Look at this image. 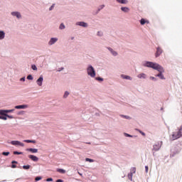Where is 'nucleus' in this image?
Returning a JSON list of instances; mask_svg holds the SVG:
<instances>
[{
  "label": "nucleus",
  "instance_id": "de8ad7c7",
  "mask_svg": "<svg viewBox=\"0 0 182 182\" xmlns=\"http://www.w3.org/2000/svg\"><path fill=\"white\" fill-rule=\"evenodd\" d=\"M145 172L149 173V166H145Z\"/></svg>",
  "mask_w": 182,
  "mask_h": 182
},
{
  "label": "nucleus",
  "instance_id": "f3484780",
  "mask_svg": "<svg viewBox=\"0 0 182 182\" xmlns=\"http://www.w3.org/2000/svg\"><path fill=\"white\" fill-rule=\"evenodd\" d=\"M26 151H30L31 153L35 154V153H38V149H35V148H27L26 149Z\"/></svg>",
  "mask_w": 182,
  "mask_h": 182
},
{
  "label": "nucleus",
  "instance_id": "72a5a7b5",
  "mask_svg": "<svg viewBox=\"0 0 182 182\" xmlns=\"http://www.w3.org/2000/svg\"><path fill=\"white\" fill-rule=\"evenodd\" d=\"M149 79H150L151 80H153L154 82H157V80H159V79H158L157 77H153V76H151V77H149Z\"/></svg>",
  "mask_w": 182,
  "mask_h": 182
},
{
  "label": "nucleus",
  "instance_id": "c9c22d12",
  "mask_svg": "<svg viewBox=\"0 0 182 182\" xmlns=\"http://www.w3.org/2000/svg\"><path fill=\"white\" fill-rule=\"evenodd\" d=\"M9 154H11V153L9 151H3L2 152L3 156H9Z\"/></svg>",
  "mask_w": 182,
  "mask_h": 182
},
{
  "label": "nucleus",
  "instance_id": "4be33fe9",
  "mask_svg": "<svg viewBox=\"0 0 182 182\" xmlns=\"http://www.w3.org/2000/svg\"><path fill=\"white\" fill-rule=\"evenodd\" d=\"M119 117H122V119H127V120H132V117L129 115L119 114Z\"/></svg>",
  "mask_w": 182,
  "mask_h": 182
},
{
  "label": "nucleus",
  "instance_id": "a19ab883",
  "mask_svg": "<svg viewBox=\"0 0 182 182\" xmlns=\"http://www.w3.org/2000/svg\"><path fill=\"white\" fill-rule=\"evenodd\" d=\"M112 55L113 56H117L118 53L117 51H115L114 50L111 52Z\"/></svg>",
  "mask_w": 182,
  "mask_h": 182
},
{
  "label": "nucleus",
  "instance_id": "ea45409f",
  "mask_svg": "<svg viewBox=\"0 0 182 182\" xmlns=\"http://www.w3.org/2000/svg\"><path fill=\"white\" fill-rule=\"evenodd\" d=\"M40 180H42V176H36L35 178V181L36 182L40 181Z\"/></svg>",
  "mask_w": 182,
  "mask_h": 182
},
{
  "label": "nucleus",
  "instance_id": "58836bf2",
  "mask_svg": "<svg viewBox=\"0 0 182 182\" xmlns=\"http://www.w3.org/2000/svg\"><path fill=\"white\" fill-rule=\"evenodd\" d=\"M27 79L28 80H33V76H32V75L30 74L27 76Z\"/></svg>",
  "mask_w": 182,
  "mask_h": 182
},
{
  "label": "nucleus",
  "instance_id": "aec40b11",
  "mask_svg": "<svg viewBox=\"0 0 182 182\" xmlns=\"http://www.w3.org/2000/svg\"><path fill=\"white\" fill-rule=\"evenodd\" d=\"M146 23H150L149 20H146L145 18H141L140 20V24L141 25H146Z\"/></svg>",
  "mask_w": 182,
  "mask_h": 182
},
{
  "label": "nucleus",
  "instance_id": "4c0bfd02",
  "mask_svg": "<svg viewBox=\"0 0 182 182\" xmlns=\"http://www.w3.org/2000/svg\"><path fill=\"white\" fill-rule=\"evenodd\" d=\"M70 93L68 91H65L63 95L64 99H66V97H68V96H69Z\"/></svg>",
  "mask_w": 182,
  "mask_h": 182
},
{
  "label": "nucleus",
  "instance_id": "5fc2aeb1",
  "mask_svg": "<svg viewBox=\"0 0 182 182\" xmlns=\"http://www.w3.org/2000/svg\"><path fill=\"white\" fill-rule=\"evenodd\" d=\"M56 182H63V180H62V179H58V180L56 181Z\"/></svg>",
  "mask_w": 182,
  "mask_h": 182
},
{
  "label": "nucleus",
  "instance_id": "6e6552de",
  "mask_svg": "<svg viewBox=\"0 0 182 182\" xmlns=\"http://www.w3.org/2000/svg\"><path fill=\"white\" fill-rule=\"evenodd\" d=\"M11 15L12 16H16L17 19H21V18H22V15H21V13L19 11H12L11 13Z\"/></svg>",
  "mask_w": 182,
  "mask_h": 182
},
{
  "label": "nucleus",
  "instance_id": "c756f323",
  "mask_svg": "<svg viewBox=\"0 0 182 182\" xmlns=\"http://www.w3.org/2000/svg\"><path fill=\"white\" fill-rule=\"evenodd\" d=\"M13 154H14V155L23 154V152H22V151H14L13 152Z\"/></svg>",
  "mask_w": 182,
  "mask_h": 182
},
{
  "label": "nucleus",
  "instance_id": "f8f14e48",
  "mask_svg": "<svg viewBox=\"0 0 182 182\" xmlns=\"http://www.w3.org/2000/svg\"><path fill=\"white\" fill-rule=\"evenodd\" d=\"M36 83L38 86H42L43 85V75H41L36 80Z\"/></svg>",
  "mask_w": 182,
  "mask_h": 182
},
{
  "label": "nucleus",
  "instance_id": "e433bc0d",
  "mask_svg": "<svg viewBox=\"0 0 182 182\" xmlns=\"http://www.w3.org/2000/svg\"><path fill=\"white\" fill-rule=\"evenodd\" d=\"M85 161H88L89 163H93V161H95V160L92 159L90 158H86Z\"/></svg>",
  "mask_w": 182,
  "mask_h": 182
},
{
  "label": "nucleus",
  "instance_id": "dca6fc26",
  "mask_svg": "<svg viewBox=\"0 0 182 182\" xmlns=\"http://www.w3.org/2000/svg\"><path fill=\"white\" fill-rule=\"evenodd\" d=\"M164 73H159L158 74L155 75L156 77H159L161 80H166V77H164V75H163Z\"/></svg>",
  "mask_w": 182,
  "mask_h": 182
},
{
  "label": "nucleus",
  "instance_id": "c03bdc74",
  "mask_svg": "<svg viewBox=\"0 0 182 182\" xmlns=\"http://www.w3.org/2000/svg\"><path fill=\"white\" fill-rule=\"evenodd\" d=\"M97 36H103V32L97 31Z\"/></svg>",
  "mask_w": 182,
  "mask_h": 182
},
{
  "label": "nucleus",
  "instance_id": "8fccbe9b",
  "mask_svg": "<svg viewBox=\"0 0 182 182\" xmlns=\"http://www.w3.org/2000/svg\"><path fill=\"white\" fill-rule=\"evenodd\" d=\"M107 49H108L109 51H110V53H112L113 48H110V47H107Z\"/></svg>",
  "mask_w": 182,
  "mask_h": 182
},
{
  "label": "nucleus",
  "instance_id": "6ab92c4d",
  "mask_svg": "<svg viewBox=\"0 0 182 182\" xmlns=\"http://www.w3.org/2000/svg\"><path fill=\"white\" fill-rule=\"evenodd\" d=\"M121 77L122 79H125L126 80H132V77H130L129 75H126L124 74H122Z\"/></svg>",
  "mask_w": 182,
  "mask_h": 182
},
{
  "label": "nucleus",
  "instance_id": "bb28decb",
  "mask_svg": "<svg viewBox=\"0 0 182 182\" xmlns=\"http://www.w3.org/2000/svg\"><path fill=\"white\" fill-rule=\"evenodd\" d=\"M118 4H122L124 5H126L127 4V0H116Z\"/></svg>",
  "mask_w": 182,
  "mask_h": 182
},
{
  "label": "nucleus",
  "instance_id": "4d7b16f0",
  "mask_svg": "<svg viewBox=\"0 0 182 182\" xmlns=\"http://www.w3.org/2000/svg\"><path fill=\"white\" fill-rule=\"evenodd\" d=\"M75 39V37H71V41H73Z\"/></svg>",
  "mask_w": 182,
  "mask_h": 182
},
{
  "label": "nucleus",
  "instance_id": "79ce46f5",
  "mask_svg": "<svg viewBox=\"0 0 182 182\" xmlns=\"http://www.w3.org/2000/svg\"><path fill=\"white\" fill-rule=\"evenodd\" d=\"M60 29H65V24L63 23H61L60 24Z\"/></svg>",
  "mask_w": 182,
  "mask_h": 182
},
{
  "label": "nucleus",
  "instance_id": "f704fd0d",
  "mask_svg": "<svg viewBox=\"0 0 182 182\" xmlns=\"http://www.w3.org/2000/svg\"><path fill=\"white\" fill-rule=\"evenodd\" d=\"M136 132H139V133H140V134H141V136H146V133H144L143 131L136 129Z\"/></svg>",
  "mask_w": 182,
  "mask_h": 182
},
{
  "label": "nucleus",
  "instance_id": "0eeeda50",
  "mask_svg": "<svg viewBox=\"0 0 182 182\" xmlns=\"http://www.w3.org/2000/svg\"><path fill=\"white\" fill-rule=\"evenodd\" d=\"M182 136V132H181L180 131H178L177 134H176V133L173 132L172 134V140H177L178 139H180V137Z\"/></svg>",
  "mask_w": 182,
  "mask_h": 182
},
{
  "label": "nucleus",
  "instance_id": "6e6d98bb",
  "mask_svg": "<svg viewBox=\"0 0 182 182\" xmlns=\"http://www.w3.org/2000/svg\"><path fill=\"white\" fill-rule=\"evenodd\" d=\"M178 132H182V125L180 127Z\"/></svg>",
  "mask_w": 182,
  "mask_h": 182
},
{
  "label": "nucleus",
  "instance_id": "39448f33",
  "mask_svg": "<svg viewBox=\"0 0 182 182\" xmlns=\"http://www.w3.org/2000/svg\"><path fill=\"white\" fill-rule=\"evenodd\" d=\"M15 112V109H0V116L8 114V113H12Z\"/></svg>",
  "mask_w": 182,
  "mask_h": 182
},
{
  "label": "nucleus",
  "instance_id": "1a4fd4ad",
  "mask_svg": "<svg viewBox=\"0 0 182 182\" xmlns=\"http://www.w3.org/2000/svg\"><path fill=\"white\" fill-rule=\"evenodd\" d=\"M75 25H77V26H82V28H87L88 26L87 23L85 21H78Z\"/></svg>",
  "mask_w": 182,
  "mask_h": 182
},
{
  "label": "nucleus",
  "instance_id": "423d86ee",
  "mask_svg": "<svg viewBox=\"0 0 182 182\" xmlns=\"http://www.w3.org/2000/svg\"><path fill=\"white\" fill-rule=\"evenodd\" d=\"M9 144H12V146H21V147H23L25 146V144L21 142L20 141H11L10 142L8 141Z\"/></svg>",
  "mask_w": 182,
  "mask_h": 182
},
{
  "label": "nucleus",
  "instance_id": "864d4df0",
  "mask_svg": "<svg viewBox=\"0 0 182 182\" xmlns=\"http://www.w3.org/2000/svg\"><path fill=\"white\" fill-rule=\"evenodd\" d=\"M11 164H18V161H12Z\"/></svg>",
  "mask_w": 182,
  "mask_h": 182
},
{
  "label": "nucleus",
  "instance_id": "9d476101",
  "mask_svg": "<svg viewBox=\"0 0 182 182\" xmlns=\"http://www.w3.org/2000/svg\"><path fill=\"white\" fill-rule=\"evenodd\" d=\"M8 119H14V116L9 114L0 115L1 120H8Z\"/></svg>",
  "mask_w": 182,
  "mask_h": 182
},
{
  "label": "nucleus",
  "instance_id": "13d9d810",
  "mask_svg": "<svg viewBox=\"0 0 182 182\" xmlns=\"http://www.w3.org/2000/svg\"><path fill=\"white\" fill-rule=\"evenodd\" d=\"M22 112H23V111H21V112H18V114H22Z\"/></svg>",
  "mask_w": 182,
  "mask_h": 182
},
{
  "label": "nucleus",
  "instance_id": "603ef678",
  "mask_svg": "<svg viewBox=\"0 0 182 182\" xmlns=\"http://www.w3.org/2000/svg\"><path fill=\"white\" fill-rule=\"evenodd\" d=\"M11 168H16V165L12 164V165L11 166Z\"/></svg>",
  "mask_w": 182,
  "mask_h": 182
},
{
  "label": "nucleus",
  "instance_id": "f03ea898",
  "mask_svg": "<svg viewBox=\"0 0 182 182\" xmlns=\"http://www.w3.org/2000/svg\"><path fill=\"white\" fill-rule=\"evenodd\" d=\"M87 73L88 76H90V77H96V70L92 65H88L87 68Z\"/></svg>",
  "mask_w": 182,
  "mask_h": 182
},
{
  "label": "nucleus",
  "instance_id": "ddd939ff",
  "mask_svg": "<svg viewBox=\"0 0 182 182\" xmlns=\"http://www.w3.org/2000/svg\"><path fill=\"white\" fill-rule=\"evenodd\" d=\"M58 42V38H51L48 42V45L52 46V45H55Z\"/></svg>",
  "mask_w": 182,
  "mask_h": 182
},
{
  "label": "nucleus",
  "instance_id": "c85d7f7f",
  "mask_svg": "<svg viewBox=\"0 0 182 182\" xmlns=\"http://www.w3.org/2000/svg\"><path fill=\"white\" fill-rule=\"evenodd\" d=\"M124 135L125 136V137H136V136H133L126 132L124 133Z\"/></svg>",
  "mask_w": 182,
  "mask_h": 182
},
{
  "label": "nucleus",
  "instance_id": "a18cd8bd",
  "mask_svg": "<svg viewBox=\"0 0 182 182\" xmlns=\"http://www.w3.org/2000/svg\"><path fill=\"white\" fill-rule=\"evenodd\" d=\"M46 181H47V182L53 181V178H47V179L46 180Z\"/></svg>",
  "mask_w": 182,
  "mask_h": 182
},
{
  "label": "nucleus",
  "instance_id": "2f4dec72",
  "mask_svg": "<svg viewBox=\"0 0 182 182\" xmlns=\"http://www.w3.org/2000/svg\"><path fill=\"white\" fill-rule=\"evenodd\" d=\"M31 69H32L33 70H38V67H36V65L32 64V65H31Z\"/></svg>",
  "mask_w": 182,
  "mask_h": 182
},
{
  "label": "nucleus",
  "instance_id": "49530a36",
  "mask_svg": "<svg viewBox=\"0 0 182 182\" xmlns=\"http://www.w3.org/2000/svg\"><path fill=\"white\" fill-rule=\"evenodd\" d=\"M65 69V68L61 67L60 68H58V70H57V72H62V70H63Z\"/></svg>",
  "mask_w": 182,
  "mask_h": 182
},
{
  "label": "nucleus",
  "instance_id": "2eb2a0df",
  "mask_svg": "<svg viewBox=\"0 0 182 182\" xmlns=\"http://www.w3.org/2000/svg\"><path fill=\"white\" fill-rule=\"evenodd\" d=\"M28 105H16L14 107V109H27Z\"/></svg>",
  "mask_w": 182,
  "mask_h": 182
},
{
  "label": "nucleus",
  "instance_id": "393cba45",
  "mask_svg": "<svg viewBox=\"0 0 182 182\" xmlns=\"http://www.w3.org/2000/svg\"><path fill=\"white\" fill-rule=\"evenodd\" d=\"M58 173H60V174H65L66 173V170L63 168H57Z\"/></svg>",
  "mask_w": 182,
  "mask_h": 182
},
{
  "label": "nucleus",
  "instance_id": "cd10ccee",
  "mask_svg": "<svg viewBox=\"0 0 182 182\" xmlns=\"http://www.w3.org/2000/svg\"><path fill=\"white\" fill-rule=\"evenodd\" d=\"M128 178L130 181H133V172L128 173Z\"/></svg>",
  "mask_w": 182,
  "mask_h": 182
},
{
  "label": "nucleus",
  "instance_id": "bf43d9fd",
  "mask_svg": "<svg viewBox=\"0 0 182 182\" xmlns=\"http://www.w3.org/2000/svg\"><path fill=\"white\" fill-rule=\"evenodd\" d=\"M87 144H90V142H87Z\"/></svg>",
  "mask_w": 182,
  "mask_h": 182
},
{
  "label": "nucleus",
  "instance_id": "052dcab7",
  "mask_svg": "<svg viewBox=\"0 0 182 182\" xmlns=\"http://www.w3.org/2000/svg\"><path fill=\"white\" fill-rule=\"evenodd\" d=\"M153 155L154 156V152H153Z\"/></svg>",
  "mask_w": 182,
  "mask_h": 182
},
{
  "label": "nucleus",
  "instance_id": "5701e85b",
  "mask_svg": "<svg viewBox=\"0 0 182 182\" xmlns=\"http://www.w3.org/2000/svg\"><path fill=\"white\" fill-rule=\"evenodd\" d=\"M2 39H5V31H0V41H2Z\"/></svg>",
  "mask_w": 182,
  "mask_h": 182
},
{
  "label": "nucleus",
  "instance_id": "37998d69",
  "mask_svg": "<svg viewBox=\"0 0 182 182\" xmlns=\"http://www.w3.org/2000/svg\"><path fill=\"white\" fill-rule=\"evenodd\" d=\"M55 4H53L49 8V11H53V9L55 8Z\"/></svg>",
  "mask_w": 182,
  "mask_h": 182
},
{
  "label": "nucleus",
  "instance_id": "9b49d317",
  "mask_svg": "<svg viewBox=\"0 0 182 182\" xmlns=\"http://www.w3.org/2000/svg\"><path fill=\"white\" fill-rule=\"evenodd\" d=\"M163 53V49H161L160 47L156 48V51L155 53V57L159 58Z\"/></svg>",
  "mask_w": 182,
  "mask_h": 182
},
{
  "label": "nucleus",
  "instance_id": "3c124183",
  "mask_svg": "<svg viewBox=\"0 0 182 182\" xmlns=\"http://www.w3.org/2000/svg\"><path fill=\"white\" fill-rule=\"evenodd\" d=\"M26 79V78L25 77H23L20 79V82H25Z\"/></svg>",
  "mask_w": 182,
  "mask_h": 182
},
{
  "label": "nucleus",
  "instance_id": "412c9836",
  "mask_svg": "<svg viewBox=\"0 0 182 182\" xmlns=\"http://www.w3.org/2000/svg\"><path fill=\"white\" fill-rule=\"evenodd\" d=\"M137 77H139V79H146L147 77V75L142 73L138 75Z\"/></svg>",
  "mask_w": 182,
  "mask_h": 182
},
{
  "label": "nucleus",
  "instance_id": "a211bd4d",
  "mask_svg": "<svg viewBox=\"0 0 182 182\" xmlns=\"http://www.w3.org/2000/svg\"><path fill=\"white\" fill-rule=\"evenodd\" d=\"M103 8H105V4L100 5V7L97 9V10L96 11H94L92 13L93 15H97V14H99V11L101 9H103Z\"/></svg>",
  "mask_w": 182,
  "mask_h": 182
},
{
  "label": "nucleus",
  "instance_id": "7ed1b4c3",
  "mask_svg": "<svg viewBox=\"0 0 182 182\" xmlns=\"http://www.w3.org/2000/svg\"><path fill=\"white\" fill-rule=\"evenodd\" d=\"M180 151H181V148L180 146H175L171 149L170 157H174L176 154H179Z\"/></svg>",
  "mask_w": 182,
  "mask_h": 182
},
{
  "label": "nucleus",
  "instance_id": "09e8293b",
  "mask_svg": "<svg viewBox=\"0 0 182 182\" xmlns=\"http://www.w3.org/2000/svg\"><path fill=\"white\" fill-rule=\"evenodd\" d=\"M132 174L136 173V167L132 168Z\"/></svg>",
  "mask_w": 182,
  "mask_h": 182
},
{
  "label": "nucleus",
  "instance_id": "7c9ffc66",
  "mask_svg": "<svg viewBox=\"0 0 182 182\" xmlns=\"http://www.w3.org/2000/svg\"><path fill=\"white\" fill-rule=\"evenodd\" d=\"M23 170H29L31 168V165H24L23 166Z\"/></svg>",
  "mask_w": 182,
  "mask_h": 182
},
{
  "label": "nucleus",
  "instance_id": "b1692460",
  "mask_svg": "<svg viewBox=\"0 0 182 182\" xmlns=\"http://www.w3.org/2000/svg\"><path fill=\"white\" fill-rule=\"evenodd\" d=\"M121 11H122V12H125L127 13L129 12V11H130V9H129V7H121Z\"/></svg>",
  "mask_w": 182,
  "mask_h": 182
},
{
  "label": "nucleus",
  "instance_id": "20e7f679",
  "mask_svg": "<svg viewBox=\"0 0 182 182\" xmlns=\"http://www.w3.org/2000/svg\"><path fill=\"white\" fill-rule=\"evenodd\" d=\"M161 144H163V141H158L155 143L153 146V151H159V150L161 149Z\"/></svg>",
  "mask_w": 182,
  "mask_h": 182
},
{
  "label": "nucleus",
  "instance_id": "4468645a",
  "mask_svg": "<svg viewBox=\"0 0 182 182\" xmlns=\"http://www.w3.org/2000/svg\"><path fill=\"white\" fill-rule=\"evenodd\" d=\"M28 159H30L31 160H32V161H39V158H38V156H35V155H28Z\"/></svg>",
  "mask_w": 182,
  "mask_h": 182
},
{
  "label": "nucleus",
  "instance_id": "473e14b6",
  "mask_svg": "<svg viewBox=\"0 0 182 182\" xmlns=\"http://www.w3.org/2000/svg\"><path fill=\"white\" fill-rule=\"evenodd\" d=\"M95 80H97L98 82H103V77H96Z\"/></svg>",
  "mask_w": 182,
  "mask_h": 182
},
{
  "label": "nucleus",
  "instance_id": "f257e3e1",
  "mask_svg": "<svg viewBox=\"0 0 182 182\" xmlns=\"http://www.w3.org/2000/svg\"><path fill=\"white\" fill-rule=\"evenodd\" d=\"M142 66L144 68H150L151 69H154V70H157L159 73H164V68L160 65V64L151 61H144L142 63Z\"/></svg>",
  "mask_w": 182,
  "mask_h": 182
},
{
  "label": "nucleus",
  "instance_id": "a878e982",
  "mask_svg": "<svg viewBox=\"0 0 182 182\" xmlns=\"http://www.w3.org/2000/svg\"><path fill=\"white\" fill-rule=\"evenodd\" d=\"M24 142L25 143H33V144H35V143H36V140L25 139Z\"/></svg>",
  "mask_w": 182,
  "mask_h": 182
}]
</instances>
